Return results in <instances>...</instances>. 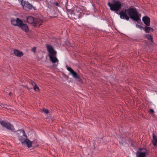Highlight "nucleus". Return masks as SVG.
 <instances>
[{"mask_svg": "<svg viewBox=\"0 0 157 157\" xmlns=\"http://www.w3.org/2000/svg\"><path fill=\"white\" fill-rule=\"evenodd\" d=\"M18 134H19V140L22 144L23 141L27 139V136L25 135V132L23 130H20L18 131Z\"/></svg>", "mask_w": 157, "mask_h": 157, "instance_id": "6", "label": "nucleus"}, {"mask_svg": "<svg viewBox=\"0 0 157 157\" xmlns=\"http://www.w3.org/2000/svg\"><path fill=\"white\" fill-rule=\"evenodd\" d=\"M22 145H26L27 147L30 148L32 147V142L27 138L23 141V142L22 143Z\"/></svg>", "mask_w": 157, "mask_h": 157, "instance_id": "13", "label": "nucleus"}, {"mask_svg": "<svg viewBox=\"0 0 157 157\" xmlns=\"http://www.w3.org/2000/svg\"><path fill=\"white\" fill-rule=\"evenodd\" d=\"M21 4L24 9L28 10L32 9L33 6L28 1L25 2L22 0L21 2Z\"/></svg>", "mask_w": 157, "mask_h": 157, "instance_id": "5", "label": "nucleus"}, {"mask_svg": "<svg viewBox=\"0 0 157 157\" xmlns=\"http://www.w3.org/2000/svg\"><path fill=\"white\" fill-rule=\"evenodd\" d=\"M19 22L18 26L25 32H27L29 29L27 25L26 24H24L22 20L20 21Z\"/></svg>", "mask_w": 157, "mask_h": 157, "instance_id": "8", "label": "nucleus"}, {"mask_svg": "<svg viewBox=\"0 0 157 157\" xmlns=\"http://www.w3.org/2000/svg\"><path fill=\"white\" fill-rule=\"evenodd\" d=\"M36 48L35 47H34L32 49V51L34 52H35V51H36Z\"/></svg>", "mask_w": 157, "mask_h": 157, "instance_id": "26", "label": "nucleus"}, {"mask_svg": "<svg viewBox=\"0 0 157 157\" xmlns=\"http://www.w3.org/2000/svg\"><path fill=\"white\" fill-rule=\"evenodd\" d=\"M108 6L109 7L110 10L116 12L119 10L121 8V2L118 1H114L113 3L111 4L109 2L108 3Z\"/></svg>", "mask_w": 157, "mask_h": 157, "instance_id": "2", "label": "nucleus"}, {"mask_svg": "<svg viewBox=\"0 0 157 157\" xmlns=\"http://www.w3.org/2000/svg\"><path fill=\"white\" fill-rule=\"evenodd\" d=\"M0 123L3 127L6 128L8 129L11 131H14V128L13 126L9 122L2 121L0 122Z\"/></svg>", "mask_w": 157, "mask_h": 157, "instance_id": "4", "label": "nucleus"}, {"mask_svg": "<svg viewBox=\"0 0 157 157\" xmlns=\"http://www.w3.org/2000/svg\"><path fill=\"white\" fill-rule=\"evenodd\" d=\"M120 17L121 19L128 21L129 19V16L131 18L136 21L140 20L138 13L136 9L134 8L130 7L128 9H125L120 12Z\"/></svg>", "mask_w": 157, "mask_h": 157, "instance_id": "1", "label": "nucleus"}, {"mask_svg": "<svg viewBox=\"0 0 157 157\" xmlns=\"http://www.w3.org/2000/svg\"><path fill=\"white\" fill-rule=\"evenodd\" d=\"M67 69L70 73L72 75V76L74 78L78 79L79 78L78 75H77V73L75 72L70 67H67Z\"/></svg>", "mask_w": 157, "mask_h": 157, "instance_id": "10", "label": "nucleus"}, {"mask_svg": "<svg viewBox=\"0 0 157 157\" xmlns=\"http://www.w3.org/2000/svg\"><path fill=\"white\" fill-rule=\"evenodd\" d=\"M140 152L138 151L136 154L137 157H146L148 154V151L146 149H140Z\"/></svg>", "mask_w": 157, "mask_h": 157, "instance_id": "7", "label": "nucleus"}, {"mask_svg": "<svg viewBox=\"0 0 157 157\" xmlns=\"http://www.w3.org/2000/svg\"><path fill=\"white\" fill-rule=\"evenodd\" d=\"M42 111L44 112L46 114H48L49 113L48 110L45 109H42Z\"/></svg>", "mask_w": 157, "mask_h": 157, "instance_id": "22", "label": "nucleus"}, {"mask_svg": "<svg viewBox=\"0 0 157 157\" xmlns=\"http://www.w3.org/2000/svg\"><path fill=\"white\" fill-rule=\"evenodd\" d=\"M31 83L33 87L36 85L35 83L33 82H32Z\"/></svg>", "mask_w": 157, "mask_h": 157, "instance_id": "25", "label": "nucleus"}, {"mask_svg": "<svg viewBox=\"0 0 157 157\" xmlns=\"http://www.w3.org/2000/svg\"><path fill=\"white\" fill-rule=\"evenodd\" d=\"M47 51L49 53V57L53 56H56L57 52L54 49L53 47L51 45H47L46 46Z\"/></svg>", "mask_w": 157, "mask_h": 157, "instance_id": "3", "label": "nucleus"}, {"mask_svg": "<svg viewBox=\"0 0 157 157\" xmlns=\"http://www.w3.org/2000/svg\"><path fill=\"white\" fill-rule=\"evenodd\" d=\"M142 21L147 26H149L150 25V19L149 17L146 16L142 18Z\"/></svg>", "mask_w": 157, "mask_h": 157, "instance_id": "11", "label": "nucleus"}, {"mask_svg": "<svg viewBox=\"0 0 157 157\" xmlns=\"http://www.w3.org/2000/svg\"><path fill=\"white\" fill-rule=\"evenodd\" d=\"M146 37L150 41H151L152 42H153L152 37L151 35L147 34L146 36Z\"/></svg>", "mask_w": 157, "mask_h": 157, "instance_id": "19", "label": "nucleus"}, {"mask_svg": "<svg viewBox=\"0 0 157 157\" xmlns=\"http://www.w3.org/2000/svg\"><path fill=\"white\" fill-rule=\"evenodd\" d=\"M55 4L56 6H59V3L58 2L55 3Z\"/></svg>", "mask_w": 157, "mask_h": 157, "instance_id": "27", "label": "nucleus"}, {"mask_svg": "<svg viewBox=\"0 0 157 157\" xmlns=\"http://www.w3.org/2000/svg\"><path fill=\"white\" fill-rule=\"evenodd\" d=\"M10 94H11V93H10L9 94L10 95Z\"/></svg>", "mask_w": 157, "mask_h": 157, "instance_id": "30", "label": "nucleus"}, {"mask_svg": "<svg viewBox=\"0 0 157 157\" xmlns=\"http://www.w3.org/2000/svg\"><path fill=\"white\" fill-rule=\"evenodd\" d=\"M14 54L18 57H21L23 55V53L19 50L15 49L14 50Z\"/></svg>", "mask_w": 157, "mask_h": 157, "instance_id": "14", "label": "nucleus"}, {"mask_svg": "<svg viewBox=\"0 0 157 157\" xmlns=\"http://www.w3.org/2000/svg\"><path fill=\"white\" fill-rule=\"evenodd\" d=\"M35 20V19L31 16L27 17L26 18L27 22L29 24H32L33 25V24Z\"/></svg>", "mask_w": 157, "mask_h": 157, "instance_id": "15", "label": "nucleus"}, {"mask_svg": "<svg viewBox=\"0 0 157 157\" xmlns=\"http://www.w3.org/2000/svg\"><path fill=\"white\" fill-rule=\"evenodd\" d=\"M49 57L50 60L53 63H55L59 62V60L57 58L56 56H51Z\"/></svg>", "mask_w": 157, "mask_h": 157, "instance_id": "16", "label": "nucleus"}, {"mask_svg": "<svg viewBox=\"0 0 157 157\" xmlns=\"http://www.w3.org/2000/svg\"><path fill=\"white\" fill-rule=\"evenodd\" d=\"M75 13H76V11L73 10V11L72 12L71 14H73L74 15H75Z\"/></svg>", "mask_w": 157, "mask_h": 157, "instance_id": "28", "label": "nucleus"}, {"mask_svg": "<svg viewBox=\"0 0 157 157\" xmlns=\"http://www.w3.org/2000/svg\"><path fill=\"white\" fill-rule=\"evenodd\" d=\"M144 30L146 33H149L150 31H153V29L152 28L147 27V26L144 27Z\"/></svg>", "mask_w": 157, "mask_h": 157, "instance_id": "18", "label": "nucleus"}, {"mask_svg": "<svg viewBox=\"0 0 157 157\" xmlns=\"http://www.w3.org/2000/svg\"><path fill=\"white\" fill-rule=\"evenodd\" d=\"M43 21V20L39 18H35L33 25L34 26L39 27L42 24Z\"/></svg>", "mask_w": 157, "mask_h": 157, "instance_id": "9", "label": "nucleus"}, {"mask_svg": "<svg viewBox=\"0 0 157 157\" xmlns=\"http://www.w3.org/2000/svg\"><path fill=\"white\" fill-rule=\"evenodd\" d=\"M21 20L19 18H17L16 19H15L13 18H12L11 19V23L12 25L15 26H17L19 25L20 21H21Z\"/></svg>", "mask_w": 157, "mask_h": 157, "instance_id": "12", "label": "nucleus"}, {"mask_svg": "<svg viewBox=\"0 0 157 157\" xmlns=\"http://www.w3.org/2000/svg\"><path fill=\"white\" fill-rule=\"evenodd\" d=\"M118 140L119 143L121 144L124 141V138L122 137H119Z\"/></svg>", "mask_w": 157, "mask_h": 157, "instance_id": "20", "label": "nucleus"}, {"mask_svg": "<svg viewBox=\"0 0 157 157\" xmlns=\"http://www.w3.org/2000/svg\"><path fill=\"white\" fill-rule=\"evenodd\" d=\"M136 28H139V29H144V28L143 27H142L140 25H138V24H136Z\"/></svg>", "mask_w": 157, "mask_h": 157, "instance_id": "23", "label": "nucleus"}, {"mask_svg": "<svg viewBox=\"0 0 157 157\" xmlns=\"http://www.w3.org/2000/svg\"><path fill=\"white\" fill-rule=\"evenodd\" d=\"M152 142L155 146H157V137L154 134H153V140Z\"/></svg>", "mask_w": 157, "mask_h": 157, "instance_id": "17", "label": "nucleus"}, {"mask_svg": "<svg viewBox=\"0 0 157 157\" xmlns=\"http://www.w3.org/2000/svg\"><path fill=\"white\" fill-rule=\"evenodd\" d=\"M33 89L36 91H38L39 90V88L36 85L33 87Z\"/></svg>", "mask_w": 157, "mask_h": 157, "instance_id": "21", "label": "nucleus"}, {"mask_svg": "<svg viewBox=\"0 0 157 157\" xmlns=\"http://www.w3.org/2000/svg\"><path fill=\"white\" fill-rule=\"evenodd\" d=\"M27 89H28V90H29V88H28V87H27Z\"/></svg>", "mask_w": 157, "mask_h": 157, "instance_id": "29", "label": "nucleus"}, {"mask_svg": "<svg viewBox=\"0 0 157 157\" xmlns=\"http://www.w3.org/2000/svg\"><path fill=\"white\" fill-rule=\"evenodd\" d=\"M149 112L151 113H154V111L153 109H151L150 110Z\"/></svg>", "mask_w": 157, "mask_h": 157, "instance_id": "24", "label": "nucleus"}]
</instances>
